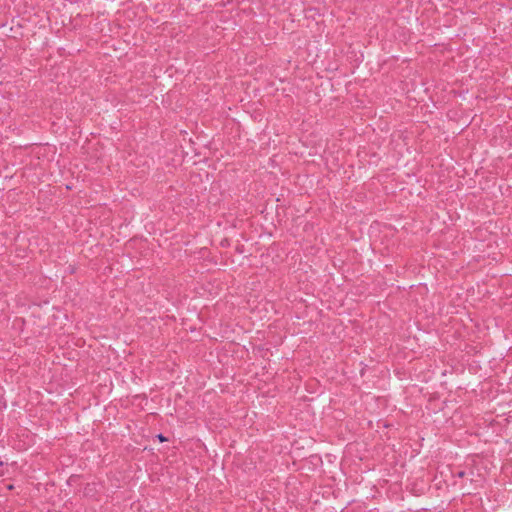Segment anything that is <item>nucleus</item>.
I'll list each match as a JSON object with an SVG mask.
<instances>
[{
	"label": "nucleus",
	"instance_id": "1",
	"mask_svg": "<svg viewBox=\"0 0 512 512\" xmlns=\"http://www.w3.org/2000/svg\"><path fill=\"white\" fill-rule=\"evenodd\" d=\"M157 437L161 442L166 441V438L162 434H159Z\"/></svg>",
	"mask_w": 512,
	"mask_h": 512
},
{
	"label": "nucleus",
	"instance_id": "2",
	"mask_svg": "<svg viewBox=\"0 0 512 512\" xmlns=\"http://www.w3.org/2000/svg\"><path fill=\"white\" fill-rule=\"evenodd\" d=\"M464 475V472H460L459 476L462 477Z\"/></svg>",
	"mask_w": 512,
	"mask_h": 512
}]
</instances>
